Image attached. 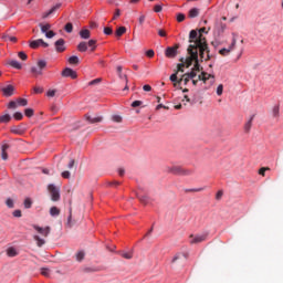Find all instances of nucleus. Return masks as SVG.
Masks as SVG:
<instances>
[{"label":"nucleus","mask_w":283,"mask_h":283,"mask_svg":"<svg viewBox=\"0 0 283 283\" xmlns=\"http://www.w3.org/2000/svg\"><path fill=\"white\" fill-rule=\"evenodd\" d=\"M118 78H120V81H125L126 85L124 87V92H127L129 90V85H127V83H129V80L127 78V74L119 73Z\"/></svg>","instance_id":"nucleus-19"},{"label":"nucleus","mask_w":283,"mask_h":283,"mask_svg":"<svg viewBox=\"0 0 283 283\" xmlns=\"http://www.w3.org/2000/svg\"><path fill=\"white\" fill-rule=\"evenodd\" d=\"M112 120L114 123H123V117L120 115H113Z\"/></svg>","instance_id":"nucleus-44"},{"label":"nucleus","mask_w":283,"mask_h":283,"mask_svg":"<svg viewBox=\"0 0 283 283\" xmlns=\"http://www.w3.org/2000/svg\"><path fill=\"white\" fill-rule=\"evenodd\" d=\"M67 227L72 228L74 227V222L72 221V210H70V216L67 218V222H66Z\"/></svg>","instance_id":"nucleus-51"},{"label":"nucleus","mask_w":283,"mask_h":283,"mask_svg":"<svg viewBox=\"0 0 283 283\" xmlns=\"http://www.w3.org/2000/svg\"><path fill=\"white\" fill-rule=\"evenodd\" d=\"M140 105H143V101H134L130 106L132 107H140Z\"/></svg>","instance_id":"nucleus-60"},{"label":"nucleus","mask_w":283,"mask_h":283,"mask_svg":"<svg viewBox=\"0 0 283 283\" xmlns=\"http://www.w3.org/2000/svg\"><path fill=\"white\" fill-rule=\"evenodd\" d=\"M64 30H65V32L71 34L72 30H74V27L72 25L71 22H69V23L65 24Z\"/></svg>","instance_id":"nucleus-41"},{"label":"nucleus","mask_w":283,"mask_h":283,"mask_svg":"<svg viewBox=\"0 0 283 283\" xmlns=\"http://www.w3.org/2000/svg\"><path fill=\"white\" fill-rule=\"evenodd\" d=\"M101 78H95V80H93V81H91L90 83H88V85H98V83H101Z\"/></svg>","instance_id":"nucleus-64"},{"label":"nucleus","mask_w":283,"mask_h":283,"mask_svg":"<svg viewBox=\"0 0 283 283\" xmlns=\"http://www.w3.org/2000/svg\"><path fill=\"white\" fill-rule=\"evenodd\" d=\"M17 104H18L20 107H25V106H28V99H25V98H18V99H17Z\"/></svg>","instance_id":"nucleus-35"},{"label":"nucleus","mask_w":283,"mask_h":283,"mask_svg":"<svg viewBox=\"0 0 283 283\" xmlns=\"http://www.w3.org/2000/svg\"><path fill=\"white\" fill-rule=\"evenodd\" d=\"M190 244H200V242H205L207 240V234H190Z\"/></svg>","instance_id":"nucleus-7"},{"label":"nucleus","mask_w":283,"mask_h":283,"mask_svg":"<svg viewBox=\"0 0 283 283\" xmlns=\"http://www.w3.org/2000/svg\"><path fill=\"white\" fill-rule=\"evenodd\" d=\"M137 198L142 205H147V202H149V198L145 195L137 193Z\"/></svg>","instance_id":"nucleus-25"},{"label":"nucleus","mask_w":283,"mask_h":283,"mask_svg":"<svg viewBox=\"0 0 283 283\" xmlns=\"http://www.w3.org/2000/svg\"><path fill=\"white\" fill-rule=\"evenodd\" d=\"M170 81L174 83L175 87L178 85V72L170 75Z\"/></svg>","instance_id":"nucleus-36"},{"label":"nucleus","mask_w":283,"mask_h":283,"mask_svg":"<svg viewBox=\"0 0 283 283\" xmlns=\"http://www.w3.org/2000/svg\"><path fill=\"white\" fill-rule=\"evenodd\" d=\"M61 214V210L56 207H52L50 209V216L54 217V216H60Z\"/></svg>","instance_id":"nucleus-31"},{"label":"nucleus","mask_w":283,"mask_h":283,"mask_svg":"<svg viewBox=\"0 0 283 283\" xmlns=\"http://www.w3.org/2000/svg\"><path fill=\"white\" fill-rule=\"evenodd\" d=\"M32 207V200L30 198H27L24 200V208L30 209Z\"/></svg>","instance_id":"nucleus-52"},{"label":"nucleus","mask_w":283,"mask_h":283,"mask_svg":"<svg viewBox=\"0 0 283 283\" xmlns=\"http://www.w3.org/2000/svg\"><path fill=\"white\" fill-rule=\"evenodd\" d=\"M62 178H65V179H70V171L69 170H64L62 174H61Z\"/></svg>","instance_id":"nucleus-62"},{"label":"nucleus","mask_w":283,"mask_h":283,"mask_svg":"<svg viewBox=\"0 0 283 283\" xmlns=\"http://www.w3.org/2000/svg\"><path fill=\"white\" fill-rule=\"evenodd\" d=\"M45 67H48V62H45V60H39L38 66H32L30 72L34 77L43 76V70H45Z\"/></svg>","instance_id":"nucleus-2"},{"label":"nucleus","mask_w":283,"mask_h":283,"mask_svg":"<svg viewBox=\"0 0 283 283\" xmlns=\"http://www.w3.org/2000/svg\"><path fill=\"white\" fill-rule=\"evenodd\" d=\"M180 64L177 65V74L178 72H185V59H180Z\"/></svg>","instance_id":"nucleus-34"},{"label":"nucleus","mask_w":283,"mask_h":283,"mask_svg":"<svg viewBox=\"0 0 283 283\" xmlns=\"http://www.w3.org/2000/svg\"><path fill=\"white\" fill-rule=\"evenodd\" d=\"M222 92H224V85L220 84V85L217 87V95H218V96H222Z\"/></svg>","instance_id":"nucleus-53"},{"label":"nucleus","mask_w":283,"mask_h":283,"mask_svg":"<svg viewBox=\"0 0 283 283\" xmlns=\"http://www.w3.org/2000/svg\"><path fill=\"white\" fill-rule=\"evenodd\" d=\"M177 21H178V23H182V21H185V14L184 13H178L177 14Z\"/></svg>","instance_id":"nucleus-59"},{"label":"nucleus","mask_w":283,"mask_h":283,"mask_svg":"<svg viewBox=\"0 0 283 283\" xmlns=\"http://www.w3.org/2000/svg\"><path fill=\"white\" fill-rule=\"evenodd\" d=\"M6 205L9 209H14V201L11 198L7 199Z\"/></svg>","instance_id":"nucleus-50"},{"label":"nucleus","mask_w":283,"mask_h":283,"mask_svg":"<svg viewBox=\"0 0 283 283\" xmlns=\"http://www.w3.org/2000/svg\"><path fill=\"white\" fill-rule=\"evenodd\" d=\"M33 229L38 233H40V235H43V238H48L50 235V231H52V229L50 227L41 228L39 226H33Z\"/></svg>","instance_id":"nucleus-10"},{"label":"nucleus","mask_w":283,"mask_h":283,"mask_svg":"<svg viewBox=\"0 0 283 283\" xmlns=\"http://www.w3.org/2000/svg\"><path fill=\"white\" fill-rule=\"evenodd\" d=\"M84 259H85V252L83 251L77 252L76 254L77 262H83Z\"/></svg>","instance_id":"nucleus-39"},{"label":"nucleus","mask_w":283,"mask_h":283,"mask_svg":"<svg viewBox=\"0 0 283 283\" xmlns=\"http://www.w3.org/2000/svg\"><path fill=\"white\" fill-rule=\"evenodd\" d=\"M69 63L70 65H78V56L72 55L71 57H69Z\"/></svg>","instance_id":"nucleus-30"},{"label":"nucleus","mask_w":283,"mask_h":283,"mask_svg":"<svg viewBox=\"0 0 283 283\" xmlns=\"http://www.w3.org/2000/svg\"><path fill=\"white\" fill-rule=\"evenodd\" d=\"M62 76L64 78H77L78 77V74H76V71L70 69V67H66L62 71Z\"/></svg>","instance_id":"nucleus-9"},{"label":"nucleus","mask_w":283,"mask_h":283,"mask_svg":"<svg viewBox=\"0 0 283 283\" xmlns=\"http://www.w3.org/2000/svg\"><path fill=\"white\" fill-rule=\"evenodd\" d=\"M49 191L51 195V200H53V202H59V200H61V192L54 185H49Z\"/></svg>","instance_id":"nucleus-5"},{"label":"nucleus","mask_w":283,"mask_h":283,"mask_svg":"<svg viewBox=\"0 0 283 283\" xmlns=\"http://www.w3.org/2000/svg\"><path fill=\"white\" fill-rule=\"evenodd\" d=\"M253 118H255V115H252L250 119L244 124L245 134H249V132H251V127L253 126Z\"/></svg>","instance_id":"nucleus-16"},{"label":"nucleus","mask_w":283,"mask_h":283,"mask_svg":"<svg viewBox=\"0 0 283 283\" xmlns=\"http://www.w3.org/2000/svg\"><path fill=\"white\" fill-rule=\"evenodd\" d=\"M2 40L10 43H17V36L10 35V33L2 34Z\"/></svg>","instance_id":"nucleus-17"},{"label":"nucleus","mask_w":283,"mask_h":283,"mask_svg":"<svg viewBox=\"0 0 283 283\" xmlns=\"http://www.w3.org/2000/svg\"><path fill=\"white\" fill-rule=\"evenodd\" d=\"M1 92H2L3 96H6L7 98H10V96H14L15 88L12 84H9V85L2 87Z\"/></svg>","instance_id":"nucleus-8"},{"label":"nucleus","mask_w":283,"mask_h":283,"mask_svg":"<svg viewBox=\"0 0 283 283\" xmlns=\"http://www.w3.org/2000/svg\"><path fill=\"white\" fill-rule=\"evenodd\" d=\"M18 56L21 59V61H28V54H25L23 51L19 52Z\"/></svg>","instance_id":"nucleus-49"},{"label":"nucleus","mask_w":283,"mask_h":283,"mask_svg":"<svg viewBox=\"0 0 283 283\" xmlns=\"http://www.w3.org/2000/svg\"><path fill=\"white\" fill-rule=\"evenodd\" d=\"M17 102H14V101H11L9 104H8V108L9 109H17Z\"/></svg>","instance_id":"nucleus-58"},{"label":"nucleus","mask_w":283,"mask_h":283,"mask_svg":"<svg viewBox=\"0 0 283 283\" xmlns=\"http://www.w3.org/2000/svg\"><path fill=\"white\" fill-rule=\"evenodd\" d=\"M113 32H114V30H112V28H109V27L104 28V34H106L107 36L113 34Z\"/></svg>","instance_id":"nucleus-55"},{"label":"nucleus","mask_w":283,"mask_h":283,"mask_svg":"<svg viewBox=\"0 0 283 283\" xmlns=\"http://www.w3.org/2000/svg\"><path fill=\"white\" fill-rule=\"evenodd\" d=\"M185 254L184 253H177V254H175V256L172 258V260H171V264H176V262H178V260H182V256H184Z\"/></svg>","instance_id":"nucleus-33"},{"label":"nucleus","mask_w":283,"mask_h":283,"mask_svg":"<svg viewBox=\"0 0 283 283\" xmlns=\"http://www.w3.org/2000/svg\"><path fill=\"white\" fill-rule=\"evenodd\" d=\"M80 36L81 39H90V36H92V33L88 29H83L80 31Z\"/></svg>","instance_id":"nucleus-21"},{"label":"nucleus","mask_w":283,"mask_h":283,"mask_svg":"<svg viewBox=\"0 0 283 283\" xmlns=\"http://www.w3.org/2000/svg\"><path fill=\"white\" fill-rule=\"evenodd\" d=\"M198 81L207 83V72H201V74L198 76Z\"/></svg>","instance_id":"nucleus-46"},{"label":"nucleus","mask_w":283,"mask_h":283,"mask_svg":"<svg viewBox=\"0 0 283 283\" xmlns=\"http://www.w3.org/2000/svg\"><path fill=\"white\" fill-rule=\"evenodd\" d=\"M45 36H46V39H53V36H56V33H54V31H48L45 33Z\"/></svg>","instance_id":"nucleus-61"},{"label":"nucleus","mask_w":283,"mask_h":283,"mask_svg":"<svg viewBox=\"0 0 283 283\" xmlns=\"http://www.w3.org/2000/svg\"><path fill=\"white\" fill-rule=\"evenodd\" d=\"M40 28H41V32L43 34H45L48 32V30H50V28H52V25H50L49 23L46 24H40Z\"/></svg>","instance_id":"nucleus-37"},{"label":"nucleus","mask_w":283,"mask_h":283,"mask_svg":"<svg viewBox=\"0 0 283 283\" xmlns=\"http://www.w3.org/2000/svg\"><path fill=\"white\" fill-rule=\"evenodd\" d=\"M43 92H44L43 86H34L33 87L34 94H43Z\"/></svg>","instance_id":"nucleus-43"},{"label":"nucleus","mask_w":283,"mask_h":283,"mask_svg":"<svg viewBox=\"0 0 283 283\" xmlns=\"http://www.w3.org/2000/svg\"><path fill=\"white\" fill-rule=\"evenodd\" d=\"M62 6H63V3H61V2L56 3L55 6H53L51 8V10L44 14V19H48V17H50V14H54V12H56V10H60V8Z\"/></svg>","instance_id":"nucleus-14"},{"label":"nucleus","mask_w":283,"mask_h":283,"mask_svg":"<svg viewBox=\"0 0 283 283\" xmlns=\"http://www.w3.org/2000/svg\"><path fill=\"white\" fill-rule=\"evenodd\" d=\"M169 172L174 174V176H191L193 174V170L185 169L180 166H175L169 169Z\"/></svg>","instance_id":"nucleus-3"},{"label":"nucleus","mask_w":283,"mask_h":283,"mask_svg":"<svg viewBox=\"0 0 283 283\" xmlns=\"http://www.w3.org/2000/svg\"><path fill=\"white\" fill-rule=\"evenodd\" d=\"M203 32H207V28H201V29L199 30V35H198V33H197V38L193 39V41H200V39H203V41H206V43H207V39L202 36V33H203Z\"/></svg>","instance_id":"nucleus-24"},{"label":"nucleus","mask_w":283,"mask_h":283,"mask_svg":"<svg viewBox=\"0 0 283 283\" xmlns=\"http://www.w3.org/2000/svg\"><path fill=\"white\" fill-rule=\"evenodd\" d=\"M87 45L91 48V52H94V50H96V40H90Z\"/></svg>","instance_id":"nucleus-38"},{"label":"nucleus","mask_w":283,"mask_h":283,"mask_svg":"<svg viewBox=\"0 0 283 283\" xmlns=\"http://www.w3.org/2000/svg\"><path fill=\"white\" fill-rule=\"evenodd\" d=\"M46 96H49V98H54V96H56V90H49Z\"/></svg>","instance_id":"nucleus-48"},{"label":"nucleus","mask_w":283,"mask_h":283,"mask_svg":"<svg viewBox=\"0 0 283 283\" xmlns=\"http://www.w3.org/2000/svg\"><path fill=\"white\" fill-rule=\"evenodd\" d=\"M48 48L50 44H48V42L43 41V39H39V40H34L32 42H30V48H32V50H36V48Z\"/></svg>","instance_id":"nucleus-11"},{"label":"nucleus","mask_w":283,"mask_h":283,"mask_svg":"<svg viewBox=\"0 0 283 283\" xmlns=\"http://www.w3.org/2000/svg\"><path fill=\"white\" fill-rule=\"evenodd\" d=\"M55 51L65 52V40L59 39L57 41H55Z\"/></svg>","instance_id":"nucleus-12"},{"label":"nucleus","mask_w":283,"mask_h":283,"mask_svg":"<svg viewBox=\"0 0 283 283\" xmlns=\"http://www.w3.org/2000/svg\"><path fill=\"white\" fill-rule=\"evenodd\" d=\"M7 255L9 258H17V255H19V252H17V249L11 247V248H8Z\"/></svg>","instance_id":"nucleus-22"},{"label":"nucleus","mask_w":283,"mask_h":283,"mask_svg":"<svg viewBox=\"0 0 283 283\" xmlns=\"http://www.w3.org/2000/svg\"><path fill=\"white\" fill-rule=\"evenodd\" d=\"M197 36L198 31L191 30L189 33L190 44L187 49L189 56L186 60H184V65H186V67H191V65H193V62L196 63V61H198V50L201 61L205 59V52L207 53V57L205 59V61H210L211 59V54H209V44H207L203 38H200L197 41L193 40L197 39Z\"/></svg>","instance_id":"nucleus-1"},{"label":"nucleus","mask_w":283,"mask_h":283,"mask_svg":"<svg viewBox=\"0 0 283 283\" xmlns=\"http://www.w3.org/2000/svg\"><path fill=\"white\" fill-rule=\"evenodd\" d=\"M198 14H200V9L198 8H192L190 9L189 13H188V17L190 19H196V17H198Z\"/></svg>","instance_id":"nucleus-20"},{"label":"nucleus","mask_w":283,"mask_h":283,"mask_svg":"<svg viewBox=\"0 0 283 283\" xmlns=\"http://www.w3.org/2000/svg\"><path fill=\"white\" fill-rule=\"evenodd\" d=\"M180 44H175L174 46H168L165 51L167 59H176L178 56V49Z\"/></svg>","instance_id":"nucleus-4"},{"label":"nucleus","mask_w":283,"mask_h":283,"mask_svg":"<svg viewBox=\"0 0 283 283\" xmlns=\"http://www.w3.org/2000/svg\"><path fill=\"white\" fill-rule=\"evenodd\" d=\"M266 171H271V168H269V167H262V168H260V170H259V175H260V176H265Z\"/></svg>","instance_id":"nucleus-47"},{"label":"nucleus","mask_w":283,"mask_h":283,"mask_svg":"<svg viewBox=\"0 0 283 283\" xmlns=\"http://www.w3.org/2000/svg\"><path fill=\"white\" fill-rule=\"evenodd\" d=\"M33 240H35L36 242V247H43V244H45V239H42L41 237L39 235H33Z\"/></svg>","instance_id":"nucleus-23"},{"label":"nucleus","mask_w":283,"mask_h":283,"mask_svg":"<svg viewBox=\"0 0 283 283\" xmlns=\"http://www.w3.org/2000/svg\"><path fill=\"white\" fill-rule=\"evenodd\" d=\"M10 120H12V117L10 116V114L0 116V123H10Z\"/></svg>","instance_id":"nucleus-29"},{"label":"nucleus","mask_w":283,"mask_h":283,"mask_svg":"<svg viewBox=\"0 0 283 283\" xmlns=\"http://www.w3.org/2000/svg\"><path fill=\"white\" fill-rule=\"evenodd\" d=\"M272 114L274 117H277L280 116V106H275L272 111Z\"/></svg>","instance_id":"nucleus-57"},{"label":"nucleus","mask_w":283,"mask_h":283,"mask_svg":"<svg viewBox=\"0 0 283 283\" xmlns=\"http://www.w3.org/2000/svg\"><path fill=\"white\" fill-rule=\"evenodd\" d=\"M86 120L91 124L94 125V123H103V117L102 116H97V117H92L90 115H85Z\"/></svg>","instance_id":"nucleus-13"},{"label":"nucleus","mask_w":283,"mask_h":283,"mask_svg":"<svg viewBox=\"0 0 283 283\" xmlns=\"http://www.w3.org/2000/svg\"><path fill=\"white\" fill-rule=\"evenodd\" d=\"M13 118H15V120H23V113L21 112L14 113Z\"/></svg>","instance_id":"nucleus-45"},{"label":"nucleus","mask_w":283,"mask_h":283,"mask_svg":"<svg viewBox=\"0 0 283 283\" xmlns=\"http://www.w3.org/2000/svg\"><path fill=\"white\" fill-rule=\"evenodd\" d=\"M8 149H10V145L4 144L1 147V158L2 160H7L8 159Z\"/></svg>","instance_id":"nucleus-15"},{"label":"nucleus","mask_w":283,"mask_h":283,"mask_svg":"<svg viewBox=\"0 0 283 283\" xmlns=\"http://www.w3.org/2000/svg\"><path fill=\"white\" fill-rule=\"evenodd\" d=\"M190 80H191V77L187 76V73H186L181 76L180 80H178V85H180V83H182V82L185 85H187V83H189Z\"/></svg>","instance_id":"nucleus-28"},{"label":"nucleus","mask_w":283,"mask_h":283,"mask_svg":"<svg viewBox=\"0 0 283 283\" xmlns=\"http://www.w3.org/2000/svg\"><path fill=\"white\" fill-rule=\"evenodd\" d=\"M186 76H188V78H196V76H198V73L192 70L190 73H186Z\"/></svg>","instance_id":"nucleus-56"},{"label":"nucleus","mask_w":283,"mask_h":283,"mask_svg":"<svg viewBox=\"0 0 283 283\" xmlns=\"http://www.w3.org/2000/svg\"><path fill=\"white\" fill-rule=\"evenodd\" d=\"M154 12H163V4H156L154 7Z\"/></svg>","instance_id":"nucleus-63"},{"label":"nucleus","mask_w":283,"mask_h":283,"mask_svg":"<svg viewBox=\"0 0 283 283\" xmlns=\"http://www.w3.org/2000/svg\"><path fill=\"white\" fill-rule=\"evenodd\" d=\"M122 256L125 258V260H132V258H134V254H132V252H124Z\"/></svg>","instance_id":"nucleus-54"},{"label":"nucleus","mask_w":283,"mask_h":283,"mask_svg":"<svg viewBox=\"0 0 283 283\" xmlns=\"http://www.w3.org/2000/svg\"><path fill=\"white\" fill-rule=\"evenodd\" d=\"M24 114H25V116H27L28 118H32V116H34V109H32V108H27V109L24 111Z\"/></svg>","instance_id":"nucleus-40"},{"label":"nucleus","mask_w":283,"mask_h":283,"mask_svg":"<svg viewBox=\"0 0 283 283\" xmlns=\"http://www.w3.org/2000/svg\"><path fill=\"white\" fill-rule=\"evenodd\" d=\"M232 43L228 49H221L219 51V54H221V56H228V54L231 53L232 50L235 49V44L238 43V39L235 38V33L232 34Z\"/></svg>","instance_id":"nucleus-6"},{"label":"nucleus","mask_w":283,"mask_h":283,"mask_svg":"<svg viewBox=\"0 0 283 283\" xmlns=\"http://www.w3.org/2000/svg\"><path fill=\"white\" fill-rule=\"evenodd\" d=\"M8 65L14 67V70H21L23 67V65H21V63H19L17 60H9Z\"/></svg>","instance_id":"nucleus-18"},{"label":"nucleus","mask_w":283,"mask_h":283,"mask_svg":"<svg viewBox=\"0 0 283 283\" xmlns=\"http://www.w3.org/2000/svg\"><path fill=\"white\" fill-rule=\"evenodd\" d=\"M41 275H43L44 277H50V269L42 268L41 269Z\"/></svg>","instance_id":"nucleus-42"},{"label":"nucleus","mask_w":283,"mask_h":283,"mask_svg":"<svg viewBox=\"0 0 283 283\" xmlns=\"http://www.w3.org/2000/svg\"><path fill=\"white\" fill-rule=\"evenodd\" d=\"M125 32H127V28H125V27H119V28H117V30L115 31V35H116V36H123V34H125Z\"/></svg>","instance_id":"nucleus-27"},{"label":"nucleus","mask_w":283,"mask_h":283,"mask_svg":"<svg viewBox=\"0 0 283 283\" xmlns=\"http://www.w3.org/2000/svg\"><path fill=\"white\" fill-rule=\"evenodd\" d=\"M78 52H87V42H80L77 45Z\"/></svg>","instance_id":"nucleus-26"},{"label":"nucleus","mask_w":283,"mask_h":283,"mask_svg":"<svg viewBox=\"0 0 283 283\" xmlns=\"http://www.w3.org/2000/svg\"><path fill=\"white\" fill-rule=\"evenodd\" d=\"M192 71L202 72V66H200V61L198 60V57H197V61H195V65H193Z\"/></svg>","instance_id":"nucleus-32"}]
</instances>
